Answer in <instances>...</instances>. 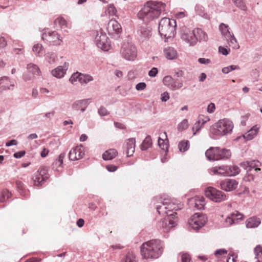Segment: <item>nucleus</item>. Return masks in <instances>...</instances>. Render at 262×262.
Wrapping results in <instances>:
<instances>
[{
  "label": "nucleus",
  "instance_id": "1",
  "mask_svg": "<svg viewBox=\"0 0 262 262\" xmlns=\"http://www.w3.org/2000/svg\"><path fill=\"white\" fill-rule=\"evenodd\" d=\"M165 4L159 2H148L139 12L138 17L144 21H150L158 18L165 10Z\"/></svg>",
  "mask_w": 262,
  "mask_h": 262
},
{
  "label": "nucleus",
  "instance_id": "2",
  "mask_svg": "<svg viewBox=\"0 0 262 262\" xmlns=\"http://www.w3.org/2000/svg\"><path fill=\"white\" fill-rule=\"evenodd\" d=\"M163 249V244L160 240L152 239L142 244L140 252L145 259H156L162 254Z\"/></svg>",
  "mask_w": 262,
  "mask_h": 262
},
{
  "label": "nucleus",
  "instance_id": "3",
  "mask_svg": "<svg viewBox=\"0 0 262 262\" xmlns=\"http://www.w3.org/2000/svg\"><path fill=\"white\" fill-rule=\"evenodd\" d=\"M182 206V205L180 203H178V201L176 200L164 199L162 202V205L157 207V210L160 214L163 215L166 214L168 215L170 214L174 213L175 217H177L176 211L181 209Z\"/></svg>",
  "mask_w": 262,
  "mask_h": 262
},
{
  "label": "nucleus",
  "instance_id": "4",
  "mask_svg": "<svg viewBox=\"0 0 262 262\" xmlns=\"http://www.w3.org/2000/svg\"><path fill=\"white\" fill-rule=\"evenodd\" d=\"M176 27V22L174 19L164 17L159 23V32L161 36L168 38L174 35Z\"/></svg>",
  "mask_w": 262,
  "mask_h": 262
},
{
  "label": "nucleus",
  "instance_id": "5",
  "mask_svg": "<svg viewBox=\"0 0 262 262\" xmlns=\"http://www.w3.org/2000/svg\"><path fill=\"white\" fill-rule=\"evenodd\" d=\"M233 127V124L232 121L227 119H223L215 123L211 127L210 132L214 135H225L230 133Z\"/></svg>",
  "mask_w": 262,
  "mask_h": 262
},
{
  "label": "nucleus",
  "instance_id": "6",
  "mask_svg": "<svg viewBox=\"0 0 262 262\" xmlns=\"http://www.w3.org/2000/svg\"><path fill=\"white\" fill-rule=\"evenodd\" d=\"M231 155L229 150L221 149L219 147H210L205 152L207 159L213 161L228 159Z\"/></svg>",
  "mask_w": 262,
  "mask_h": 262
},
{
  "label": "nucleus",
  "instance_id": "7",
  "mask_svg": "<svg viewBox=\"0 0 262 262\" xmlns=\"http://www.w3.org/2000/svg\"><path fill=\"white\" fill-rule=\"evenodd\" d=\"M42 39L51 45L58 46L61 45L62 38L56 31L45 29L42 34Z\"/></svg>",
  "mask_w": 262,
  "mask_h": 262
},
{
  "label": "nucleus",
  "instance_id": "8",
  "mask_svg": "<svg viewBox=\"0 0 262 262\" xmlns=\"http://www.w3.org/2000/svg\"><path fill=\"white\" fill-rule=\"evenodd\" d=\"M205 195L207 198L216 203L221 202L227 199L224 192L212 187H208L205 189Z\"/></svg>",
  "mask_w": 262,
  "mask_h": 262
},
{
  "label": "nucleus",
  "instance_id": "9",
  "mask_svg": "<svg viewBox=\"0 0 262 262\" xmlns=\"http://www.w3.org/2000/svg\"><path fill=\"white\" fill-rule=\"evenodd\" d=\"M49 178L48 169L45 166L40 167L34 174L32 179L33 185L36 186H41Z\"/></svg>",
  "mask_w": 262,
  "mask_h": 262
},
{
  "label": "nucleus",
  "instance_id": "10",
  "mask_svg": "<svg viewBox=\"0 0 262 262\" xmlns=\"http://www.w3.org/2000/svg\"><path fill=\"white\" fill-rule=\"evenodd\" d=\"M121 52L122 56L128 60H134L137 57V49L135 46L130 43L123 45Z\"/></svg>",
  "mask_w": 262,
  "mask_h": 262
},
{
  "label": "nucleus",
  "instance_id": "11",
  "mask_svg": "<svg viewBox=\"0 0 262 262\" xmlns=\"http://www.w3.org/2000/svg\"><path fill=\"white\" fill-rule=\"evenodd\" d=\"M95 41L97 47L101 50L107 51L111 49L110 41L106 34L101 31L97 32Z\"/></svg>",
  "mask_w": 262,
  "mask_h": 262
},
{
  "label": "nucleus",
  "instance_id": "12",
  "mask_svg": "<svg viewBox=\"0 0 262 262\" xmlns=\"http://www.w3.org/2000/svg\"><path fill=\"white\" fill-rule=\"evenodd\" d=\"M207 222L206 216L199 213H196L189 221V226L194 230H198L205 225Z\"/></svg>",
  "mask_w": 262,
  "mask_h": 262
},
{
  "label": "nucleus",
  "instance_id": "13",
  "mask_svg": "<svg viewBox=\"0 0 262 262\" xmlns=\"http://www.w3.org/2000/svg\"><path fill=\"white\" fill-rule=\"evenodd\" d=\"M178 221L177 217H175L174 213L170 214L164 219V220L160 223L163 232H168L172 227L177 225Z\"/></svg>",
  "mask_w": 262,
  "mask_h": 262
},
{
  "label": "nucleus",
  "instance_id": "14",
  "mask_svg": "<svg viewBox=\"0 0 262 262\" xmlns=\"http://www.w3.org/2000/svg\"><path fill=\"white\" fill-rule=\"evenodd\" d=\"M84 155V147L80 145L76 146L70 151L69 158L71 161H75L82 159Z\"/></svg>",
  "mask_w": 262,
  "mask_h": 262
},
{
  "label": "nucleus",
  "instance_id": "15",
  "mask_svg": "<svg viewBox=\"0 0 262 262\" xmlns=\"http://www.w3.org/2000/svg\"><path fill=\"white\" fill-rule=\"evenodd\" d=\"M107 30L110 34H118L121 32L122 28L117 21L112 19L107 24Z\"/></svg>",
  "mask_w": 262,
  "mask_h": 262
},
{
  "label": "nucleus",
  "instance_id": "16",
  "mask_svg": "<svg viewBox=\"0 0 262 262\" xmlns=\"http://www.w3.org/2000/svg\"><path fill=\"white\" fill-rule=\"evenodd\" d=\"M222 189L229 191L235 189L238 185V182L233 179H226L220 183Z\"/></svg>",
  "mask_w": 262,
  "mask_h": 262
},
{
  "label": "nucleus",
  "instance_id": "17",
  "mask_svg": "<svg viewBox=\"0 0 262 262\" xmlns=\"http://www.w3.org/2000/svg\"><path fill=\"white\" fill-rule=\"evenodd\" d=\"M243 215L237 211H235L229 214L226 219L225 222L228 226L235 224L238 220H242Z\"/></svg>",
  "mask_w": 262,
  "mask_h": 262
},
{
  "label": "nucleus",
  "instance_id": "18",
  "mask_svg": "<svg viewBox=\"0 0 262 262\" xmlns=\"http://www.w3.org/2000/svg\"><path fill=\"white\" fill-rule=\"evenodd\" d=\"M228 166L222 165L221 166H216L210 169V173L213 174H218L221 176H229Z\"/></svg>",
  "mask_w": 262,
  "mask_h": 262
},
{
  "label": "nucleus",
  "instance_id": "19",
  "mask_svg": "<svg viewBox=\"0 0 262 262\" xmlns=\"http://www.w3.org/2000/svg\"><path fill=\"white\" fill-rule=\"evenodd\" d=\"M136 146V140L135 138H129L126 140L125 142L126 154L127 157L133 155Z\"/></svg>",
  "mask_w": 262,
  "mask_h": 262
},
{
  "label": "nucleus",
  "instance_id": "20",
  "mask_svg": "<svg viewBox=\"0 0 262 262\" xmlns=\"http://www.w3.org/2000/svg\"><path fill=\"white\" fill-rule=\"evenodd\" d=\"M158 145L161 149L167 151L169 147V141L166 132L160 135L158 139Z\"/></svg>",
  "mask_w": 262,
  "mask_h": 262
},
{
  "label": "nucleus",
  "instance_id": "21",
  "mask_svg": "<svg viewBox=\"0 0 262 262\" xmlns=\"http://www.w3.org/2000/svg\"><path fill=\"white\" fill-rule=\"evenodd\" d=\"M90 103V99H83L77 100L72 104V108L75 110H80L84 112Z\"/></svg>",
  "mask_w": 262,
  "mask_h": 262
},
{
  "label": "nucleus",
  "instance_id": "22",
  "mask_svg": "<svg viewBox=\"0 0 262 262\" xmlns=\"http://www.w3.org/2000/svg\"><path fill=\"white\" fill-rule=\"evenodd\" d=\"M54 28L57 30L67 31L66 28H68V24L66 20L62 17H58L54 21Z\"/></svg>",
  "mask_w": 262,
  "mask_h": 262
},
{
  "label": "nucleus",
  "instance_id": "23",
  "mask_svg": "<svg viewBox=\"0 0 262 262\" xmlns=\"http://www.w3.org/2000/svg\"><path fill=\"white\" fill-rule=\"evenodd\" d=\"M68 63H64L63 66H59L54 70L52 71L53 76L58 78H62L64 76L68 69Z\"/></svg>",
  "mask_w": 262,
  "mask_h": 262
},
{
  "label": "nucleus",
  "instance_id": "24",
  "mask_svg": "<svg viewBox=\"0 0 262 262\" xmlns=\"http://www.w3.org/2000/svg\"><path fill=\"white\" fill-rule=\"evenodd\" d=\"M14 86V83L10 81L8 77H3L0 79V89L2 90L13 89Z\"/></svg>",
  "mask_w": 262,
  "mask_h": 262
},
{
  "label": "nucleus",
  "instance_id": "25",
  "mask_svg": "<svg viewBox=\"0 0 262 262\" xmlns=\"http://www.w3.org/2000/svg\"><path fill=\"white\" fill-rule=\"evenodd\" d=\"M182 38L191 46H193L197 42V39L194 34V30L191 33H184L182 36Z\"/></svg>",
  "mask_w": 262,
  "mask_h": 262
},
{
  "label": "nucleus",
  "instance_id": "26",
  "mask_svg": "<svg viewBox=\"0 0 262 262\" xmlns=\"http://www.w3.org/2000/svg\"><path fill=\"white\" fill-rule=\"evenodd\" d=\"M165 57L169 60H172L178 57V55L177 51L172 47H167L164 50Z\"/></svg>",
  "mask_w": 262,
  "mask_h": 262
},
{
  "label": "nucleus",
  "instance_id": "27",
  "mask_svg": "<svg viewBox=\"0 0 262 262\" xmlns=\"http://www.w3.org/2000/svg\"><path fill=\"white\" fill-rule=\"evenodd\" d=\"M194 34L197 39V41H206L208 39L207 34L201 29L196 28L194 29Z\"/></svg>",
  "mask_w": 262,
  "mask_h": 262
},
{
  "label": "nucleus",
  "instance_id": "28",
  "mask_svg": "<svg viewBox=\"0 0 262 262\" xmlns=\"http://www.w3.org/2000/svg\"><path fill=\"white\" fill-rule=\"evenodd\" d=\"M260 224L259 219L256 217H252L248 219L246 222V227L248 228H255Z\"/></svg>",
  "mask_w": 262,
  "mask_h": 262
},
{
  "label": "nucleus",
  "instance_id": "29",
  "mask_svg": "<svg viewBox=\"0 0 262 262\" xmlns=\"http://www.w3.org/2000/svg\"><path fill=\"white\" fill-rule=\"evenodd\" d=\"M117 155L118 152L115 149H110L103 153L102 158L104 160H110L115 158Z\"/></svg>",
  "mask_w": 262,
  "mask_h": 262
},
{
  "label": "nucleus",
  "instance_id": "30",
  "mask_svg": "<svg viewBox=\"0 0 262 262\" xmlns=\"http://www.w3.org/2000/svg\"><path fill=\"white\" fill-rule=\"evenodd\" d=\"M194 206L198 209H203L205 205V199L202 196H198L192 199Z\"/></svg>",
  "mask_w": 262,
  "mask_h": 262
},
{
  "label": "nucleus",
  "instance_id": "31",
  "mask_svg": "<svg viewBox=\"0 0 262 262\" xmlns=\"http://www.w3.org/2000/svg\"><path fill=\"white\" fill-rule=\"evenodd\" d=\"M65 157L64 154H61L58 159H57L53 163V169L57 170L59 171L60 170V168H62V163H63V160Z\"/></svg>",
  "mask_w": 262,
  "mask_h": 262
},
{
  "label": "nucleus",
  "instance_id": "32",
  "mask_svg": "<svg viewBox=\"0 0 262 262\" xmlns=\"http://www.w3.org/2000/svg\"><path fill=\"white\" fill-rule=\"evenodd\" d=\"M258 129L259 127L256 125L253 126L244 135V138L247 140H250L252 139L257 134Z\"/></svg>",
  "mask_w": 262,
  "mask_h": 262
},
{
  "label": "nucleus",
  "instance_id": "33",
  "mask_svg": "<svg viewBox=\"0 0 262 262\" xmlns=\"http://www.w3.org/2000/svg\"><path fill=\"white\" fill-rule=\"evenodd\" d=\"M219 29L222 35L225 37V38L227 37H231V34H232V33L229 31V28L228 25L222 23L220 25Z\"/></svg>",
  "mask_w": 262,
  "mask_h": 262
},
{
  "label": "nucleus",
  "instance_id": "34",
  "mask_svg": "<svg viewBox=\"0 0 262 262\" xmlns=\"http://www.w3.org/2000/svg\"><path fill=\"white\" fill-rule=\"evenodd\" d=\"M229 46L233 49H238L239 46L233 34H231V37H227L225 38Z\"/></svg>",
  "mask_w": 262,
  "mask_h": 262
},
{
  "label": "nucleus",
  "instance_id": "35",
  "mask_svg": "<svg viewBox=\"0 0 262 262\" xmlns=\"http://www.w3.org/2000/svg\"><path fill=\"white\" fill-rule=\"evenodd\" d=\"M152 142L151 137L149 136H147L142 142L141 145V149L142 150H145L148 148L150 147L152 145Z\"/></svg>",
  "mask_w": 262,
  "mask_h": 262
},
{
  "label": "nucleus",
  "instance_id": "36",
  "mask_svg": "<svg viewBox=\"0 0 262 262\" xmlns=\"http://www.w3.org/2000/svg\"><path fill=\"white\" fill-rule=\"evenodd\" d=\"M117 10L113 5H108L105 10V14L109 17L113 16L116 15Z\"/></svg>",
  "mask_w": 262,
  "mask_h": 262
},
{
  "label": "nucleus",
  "instance_id": "37",
  "mask_svg": "<svg viewBox=\"0 0 262 262\" xmlns=\"http://www.w3.org/2000/svg\"><path fill=\"white\" fill-rule=\"evenodd\" d=\"M189 147V142L188 140H183L179 142L178 148L180 151L185 152Z\"/></svg>",
  "mask_w": 262,
  "mask_h": 262
},
{
  "label": "nucleus",
  "instance_id": "38",
  "mask_svg": "<svg viewBox=\"0 0 262 262\" xmlns=\"http://www.w3.org/2000/svg\"><path fill=\"white\" fill-rule=\"evenodd\" d=\"M255 258L258 262H262V247L260 245L257 246L254 249Z\"/></svg>",
  "mask_w": 262,
  "mask_h": 262
},
{
  "label": "nucleus",
  "instance_id": "39",
  "mask_svg": "<svg viewBox=\"0 0 262 262\" xmlns=\"http://www.w3.org/2000/svg\"><path fill=\"white\" fill-rule=\"evenodd\" d=\"M174 80L170 76H166L164 77L163 82L164 85L172 89Z\"/></svg>",
  "mask_w": 262,
  "mask_h": 262
},
{
  "label": "nucleus",
  "instance_id": "40",
  "mask_svg": "<svg viewBox=\"0 0 262 262\" xmlns=\"http://www.w3.org/2000/svg\"><path fill=\"white\" fill-rule=\"evenodd\" d=\"M1 197L0 201L1 202H4L5 200L8 199L11 196V193L7 189H3L1 192Z\"/></svg>",
  "mask_w": 262,
  "mask_h": 262
},
{
  "label": "nucleus",
  "instance_id": "41",
  "mask_svg": "<svg viewBox=\"0 0 262 262\" xmlns=\"http://www.w3.org/2000/svg\"><path fill=\"white\" fill-rule=\"evenodd\" d=\"M15 184H16V188H17L18 191H19V193L22 195H24L25 192V185H24V183L19 180H17L15 182Z\"/></svg>",
  "mask_w": 262,
  "mask_h": 262
},
{
  "label": "nucleus",
  "instance_id": "42",
  "mask_svg": "<svg viewBox=\"0 0 262 262\" xmlns=\"http://www.w3.org/2000/svg\"><path fill=\"white\" fill-rule=\"evenodd\" d=\"M81 73L76 72L72 74L69 80L73 84H76L77 82H80Z\"/></svg>",
  "mask_w": 262,
  "mask_h": 262
},
{
  "label": "nucleus",
  "instance_id": "43",
  "mask_svg": "<svg viewBox=\"0 0 262 262\" xmlns=\"http://www.w3.org/2000/svg\"><path fill=\"white\" fill-rule=\"evenodd\" d=\"M93 80V77L89 75H84L81 73V77L80 78V83L81 84H86L88 82L91 81Z\"/></svg>",
  "mask_w": 262,
  "mask_h": 262
},
{
  "label": "nucleus",
  "instance_id": "44",
  "mask_svg": "<svg viewBox=\"0 0 262 262\" xmlns=\"http://www.w3.org/2000/svg\"><path fill=\"white\" fill-rule=\"evenodd\" d=\"M249 162L250 165V168L248 169L249 171H250L252 168H255V171L260 170V169L257 167L261 165L258 161L253 160Z\"/></svg>",
  "mask_w": 262,
  "mask_h": 262
},
{
  "label": "nucleus",
  "instance_id": "45",
  "mask_svg": "<svg viewBox=\"0 0 262 262\" xmlns=\"http://www.w3.org/2000/svg\"><path fill=\"white\" fill-rule=\"evenodd\" d=\"M189 123L187 119H184L178 125V129L179 131H183L188 127Z\"/></svg>",
  "mask_w": 262,
  "mask_h": 262
},
{
  "label": "nucleus",
  "instance_id": "46",
  "mask_svg": "<svg viewBox=\"0 0 262 262\" xmlns=\"http://www.w3.org/2000/svg\"><path fill=\"white\" fill-rule=\"evenodd\" d=\"M27 69L30 72H32L33 74H39V70L37 66L35 64L32 63L28 64Z\"/></svg>",
  "mask_w": 262,
  "mask_h": 262
},
{
  "label": "nucleus",
  "instance_id": "47",
  "mask_svg": "<svg viewBox=\"0 0 262 262\" xmlns=\"http://www.w3.org/2000/svg\"><path fill=\"white\" fill-rule=\"evenodd\" d=\"M228 168L230 169L229 170V176H235L238 174L240 172V169L237 166L233 165L228 166Z\"/></svg>",
  "mask_w": 262,
  "mask_h": 262
},
{
  "label": "nucleus",
  "instance_id": "48",
  "mask_svg": "<svg viewBox=\"0 0 262 262\" xmlns=\"http://www.w3.org/2000/svg\"><path fill=\"white\" fill-rule=\"evenodd\" d=\"M33 51L40 56L43 53L42 46L41 44L37 43L33 47Z\"/></svg>",
  "mask_w": 262,
  "mask_h": 262
},
{
  "label": "nucleus",
  "instance_id": "49",
  "mask_svg": "<svg viewBox=\"0 0 262 262\" xmlns=\"http://www.w3.org/2000/svg\"><path fill=\"white\" fill-rule=\"evenodd\" d=\"M227 254V251L224 249H218L214 253L215 257L217 258H221Z\"/></svg>",
  "mask_w": 262,
  "mask_h": 262
},
{
  "label": "nucleus",
  "instance_id": "50",
  "mask_svg": "<svg viewBox=\"0 0 262 262\" xmlns=\"http://www.w3.org/2000/svg\"><path fill=\"white\" fill-rule=\"evenodd\" d=\"M209 120L210 118L208 116L200 115L198 117V122H199V124H201L202 126H203L204 124L209 121Z\"/></svg>",
  "mask_w": 262,
  "mask_h": 262
},
{
  "label": "nucleus",
  "instance_id": "51",
  "mask_svg": "<svg viewBox=\"0 0 262 262\" xmlns=\"http://www.w3.org/2000/svg\"><path fill=\"white\" fill-rule=\"evenodd\" d=\"M239 69V67L237 66L232 65L227 67H225L222 69L223 73L225 74H228L230 72L234 70Z\"/></svg>",
  "mask_w": 262,
  "mask_h": 262
},
{
  "label": "nucleus",
  "instance_id": "52",
  "mask_svg": "<svg viewBox=\"0 0 262 262\" xmlns=\"http://www.w3.org/2000/svg\"><path fill=\"white\" fill-rule=\"evenodd\" d=\"M235 5L241 10L246 11L247 7L243 2V0H233Z\"/></svg>",
  "mask_w": 262,
  "mask_h": 262
},
{
  "label": "nucleus",
  "instance_id": "53",
  "mask_svg": "<svg viewBox=\"0 0 262 262\" xmlns=\"http://www.w3.org/2000/svg\"><path fill=\"white\" fill-rule=\"evenodd\" d=\"M123 262H137L135 255L133 253H128Z\"/></svg>",
  "mask_w": 262,
  "mask_h": 262
},
{
  "label": "nucleus",
  "instance_id": "54",
  "mask_svg": "<svg viewBox=\"0 0 262 262\" xmlns=\"http://www.w3.org/2000/svg\"><path fill=\"white\" fill-rule=\"evenodd\" d=\"M202 127V124H199V122L197 121L192 127L193 135H195L196 132H199Z\"/></svg>",
  "mask_w": 262,
  "mask_h": 262
},
{
  "label": "nucleus",
  "instance_id": "55",
  "mask_svg": "<svg viewBox=\"0 0 262 262\" xmlns=\"http://www.w3.org/2000/svg\"><path fill=\"white\" fill-rule=\"evenodd\" d=\"M181 261L182 262H190V257L188 254L183 253L181 255Z\"/></svg>",
  "mask_w": 262,
  "mask_h": 262
},
{
  "label": "nucleus",
  "instance_id": "56",
  "mask_svg": "<svg viewBox=\"0 0 262 262\" xmlns=\"http://www.w3.org/2000/svg\"><path fill=\"white\" fill-rule=\"evenodd\" d=\"M172 85L173 86L171 90H176L182 88L183 86V83L181 82H179L174 80Z\"/></svg>",
  "mask_w": 262,
  "mask_h": 262
},
{
  "label": "nucleus",
  "instance_id": "57",
  "mask_svg": "<svg viewBox=\"0 0 262 262\" xmlns=\"http://www.w3.org/2000/svg\"><path fill=\"white\" fill-rule=\"evenodd\" d=\"M146 86V85L145 83L140 82L136 85V89L138 91H141V90H143L144 89H145Z\"/></svg>",
  "mask_w": 262,
  "mask_h": 262
},
{
  "label": "nucleus",
  "instance_id": "58",
  "mask_svg": "<svg viewBox=\"0 0 262 262\" xmlns=\"http://www.w3.org/2000/svg\"><path fill=\"white\" fill-rule=\"evenodd\" d=\"M98 112L101 116H105L108 114V112L107 110L103 106L100 108Z\"/></svg>",
  "mask_w": 262,
  "mask_h": 262
},
{
  "label": "nucleus",
  "instance_id": "59",
  "mask_svg": "<svg viewBox=\"0 0 262 262\" xmlns=\"http://www.w3.org/2000/svg\"><path fill=\"white\" fill-rule=\"evenodd\" d=\"M158 69L156 68H152L148 72V75L150 77H155L158 73Z\"/></svg>",
  "mask_w": 262,
  "mask_h": 262
},
{
  "label": "nucleus",
  "instance_id": "60",
  "mask_svg": "<svg viewBox=\"0 0 262 262\" xmlns=\"http://www.w3.org/2000/svg\"><path fill=\"white\" fill-rule=\"evenodd\" d=\"M215 109V106L214 103H211L208 105V106L207 107V112L209 113H212L214 112Z\"/></svg>",
  "mask_w": 262,
  "mask_h": 262
},
{
  "label": "nucleus",
  "instance_id": "61",
  "mask_svg": "<svg viewBox=\"0 0 262 262\" xmlns=\"http://www.w3.org/2000/svg\"><path fill=\"white\" fill-rule=\"evenodd\" d=\"M106 168L110 172H114L117 169L118 167L114 165H108L106 166Z\"/></svg>",
  "mask_w": 262,
  "mask_h": 262
},
{
  "label": "nucleus",
  "instance_id": "62",
  "mask_svg": "<svg viewBox=\"0 0 262 262\" xmlns=\"http://www.w3.org/2000/svg\"><path fill=\"white\" fill-rule=\"evenodd\" d=\"M241 166L244 168L245 169L248 170V169L250 168L249 162L248 161L243 162L241 163Z\"/></svg>",
  "mask_w": 262,
  "mask_h": 262
},
{
  "label": "nucleus",
  "instance_id": "63",
  "mask_svg": "<svg viewBox=\"0 0 262 262\" xmlns=\"http://www.w3.org/2000/svg\"><path fill=\"white\" fill-rule=\"evenodd\" d=\"M25 151H20L14 154L13 156L15 158H20L25 155Z\"/></svg>",
  "mask_w": 262,
  "mask_h": 262
},
{
  "label": "nucleus",
  "instance_id": "64",
  "mask_svg": "<svg viewBox=\"0 0 262 262\" xmlns=\"http://www.w3.org/2000/svg\"><path fill=\"white\" fill-rule=\"evenodd\" d=\"M169 99V94L167 92H164L162 94L161 100L162 101L166 102Z\"/></svg>",
  "mask_w": 262,
  "mask_h": 262
}]
</instances>
